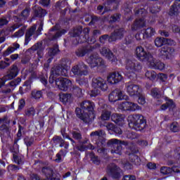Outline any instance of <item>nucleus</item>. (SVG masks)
<instances>
[{
    "label": "nucleus",
    "mask_w": 180,
    "mask_h": 180,
    "mask_svg": "<svg viewBox=\"0 0 180 180\" xmlns=\"http://www.w3.org/2000/svg\"><path fill=\"white\" fill-rule=\"evenodd\" d=\"M18 74L19 68L16 65H13L8 74L4 77V79H0V88H2V86L5 85V82H6V81H11V79H13V78L18 77Z\"/></svg>",
    "instance_id": "obj_10"
},
{
    "label": "nucleus",
    "mask_w": 180,
    "mask_h": 180,
    "mask_svg": "<svg viewBox=\"0 0 180 180\" xmlns=\"http://www.w3.org/2000/svg\"><path fill=\"white\" fill-rule=\"evenodd\" d=\"M54 141H59L60 143V147H64L66 150L68 149V147H70V144L67 142H65L64 140L60 136H56V138H53Z\"/></svg>",
    "instance_id": "obj_40"
},
{
    "label": "nucleus",
    "mask_w": 180,
    "mask_h": 180,
    "mask_svg": "<svg viewBox=\"0 0 180 180\" xmlns=\"http://www.w3.org/2000/svg\"><path fill=\"white\" fill-rule=\"evenodd\" d=\"M70 74H73L75 77L88 75V67L84 63L76 65L72 68Z\"/></svg>",
    "instance_id": "obj_12"
},
{
    "label": "nucleus",
    "mask_w": 180,
    "mask_h": 180,
    "mask_svg": "<svg viewBox=\"0 0 180 180\" xmlns=\"http://www.w3.org/2000/svg\"><path fill=\"white\" fill-rule=\"evenodd\" d=\"M162 91H161V90L155 88L151 90L150 95L153 98H157V99H160V98H161L162 96Z\"/></svg>",
    "instance_id": "obj_41"
},
{
    "label": "nucleus",
    "mask_w": 180,
    "mask_h": 180,
    "mask_svg": "<svg viewBox=\"0 0 180 180\" xmlns=\"http://www.w3.org/2000/svg\"><path fill=\"white\" fill-rule=\"evenodd\" d=\"M128 124L130 129L136 131H141L146 129L147 122L144 116L140 114L131 115L128 117Z\"/></svg>",
    "instance_id": "obj_3"
},
{
    "label": "nucleus",
    "mask_w": 180,
    "mask_h": 180,
    "mask_svg": "<svg viewBox=\"0 0 180 180\" xmlns=\"http://www.w3.org/2000/svg\"><path fill=\"white\" fill-rule=\"evenodd\" d=\"M135 56L139 61H143L144 63H150L153 61V55L149 52H147L143 46H138L135 50Z\"/></svg>",
    "instance_id": "obj_7"
},
{
    "label": "nucleus",
    "mask_w": 180,
    "mask_h": 180,
    "mask_svg": "<svg viewBox=\"0 0 180 180\" xmlns=\"http://www.w3.org/2000/svg\"><path fill=\"white\" fill-rule=\"evenodd\" d=\"M125 89L129 96H136V95H138L142 91L140 86L134 84L131 82L126 83Z\"/></svg>",
    "instance_id": "obj_13"
},
{
    "label": "nucleus",
    "mask_w": 180,
    "mask_h": 180,
    "mask_svg": "<svg viewBox=\"0 0 180 180\" xmlns=\"http://www.w3.org/2000/svg\"><path fill=\"white\" fill-rule=\"evenodd\" d=\"M159 79H160V81H162V82H165V81H167V78H168V77L167 76V75L164 74V73H160L158 75Z\"/></svg>",
    "instance_id": "obj_58"
},
{
    "label": "nucleus",
    "mask_w": 180,
    "mask_h": 180,
    "mask_svg": "<svg viewBox=\"0 0 180 180\" xmlns=\"http://www.w3.org/2000/svg\"><path fill=\"white\" fill-rule=\"evenodd\" d=\"M30 85H32V80H28L25 82L24 84V88H25L26 91H30V88H31Z\"/></svg>",
    "instance_id": "obj_59"
},
{
    "label": "nucleus",
    "mask_w": 180,
    "mask_h": 180,
    "mask_svg": "<svg viewBox=\"0 0 180 180\" xmlns=\"http://www.w3.org/2000/svg\"><path fill=\"white\" fill-rule=\"evenodd\" d=\"M124 34V29L121 28L118 30L115 31L114 33L111 34V36L103 35L100 37V43L102 44H105L106 41H109L110 43L112 41H116V40H119L123 37Z\"/></svg>",
    "instance_id": "obj_8"
},
{
    "label": "nucleus",
    "mask_w": 180,
    "mask_h": 180,
    "mask_svg": "<svg viewBox=\"0 0 180 180\" xmlns=\"http://www.w3.org/2000/svg\"><path fill=\"white\" fill-rule=\"evenodd\" d=\"M122 180H136V176H125L123 177Z\"/></svg>",
    "instance_id": "obj_64"
},
{
    "label": "nucleus",
    "mask_w": 180,
    "mask_h": 180,
    "mask_svg": "<svg viewBox=\"0 0 180 180\" xmlns=\"http://www.w3.org/2000/svg\"><path fill=\"white\" fill-rule=\"evenodd\" d=\"M133 41V37L131 35H129L125 38V44H130Z\"/></svg>",
    "instance_id": "obj_62"
},
{
    "label": "nucleus",
    "mask_w": 180,
    "mask_h": 180,
    "mask_svg": "<svg viewBox=\"0 0 180 180\" xmlns=\"http://www.w3.org/2000/svg\"><path fill=\"white\" fill-rule=\"evenodd\" d=\"M80 107L84 110V112H82L81 108H77L75 113L77 117L81 119V120H82L84 123H92V122H94L95 120V117H96L94 110L95 103L91 101H85L80 104Z\"/></svg>",
    "instance_id": "obj_2"
},
{
    "label": "nucleus",
    "mask_w": 180,
    "mask_h": 180,
    "mask_svg": "<svg viewBox=\"0 0 180 180\" xmlns=\"http://www.w3.org/2000/svg\"><path fill=\"white\" fill-rule=\"evenodd\" d=\"M47 15V12L44 9L39 8L38 11L37 16L39 18H43V16H46Z\"/></svg>",
    "instance_id": "obj_55"
},
{
    "label": "nucleus",
    "mask_w": 180,
    "mask_h": 180,
    "mask_svg": "<svg viewBox=\"0 0 180 180\" xmlns=\"http://www.w3.org/2000/svg\"><path fill=\"white\" fill-rule=\"evenodd\" d=\"M67 30H63L60 31L58 30V25H56L53 28H52L49 32V37L51 40H57L58 37H61L63 34H65Z\"/></svg>",
    "instance_id": "obj_20"
},
{
    "label": "nucleus",
    "mask_w": 180,
    "mask_h": 180,
    "mask_svg": "<svg viewBox=\"0 0 180 180\" xmlns=\"http://www.w3.org/2000/svg\"><path fill=\"white\" fill-rule=\"evenodd\" d=\"M24 34H25V28H22L13 34V37H16L17 39H19L20 37H22V36H24Z\"/></svg>",
    "instance_id": "obj_51"
},
{
    "label": "nucleus",
    "mask_w": 180,
    "mask_h": 180,
    "mask_svg": "<svg viewBox=\"0 0 180 180\" xmlns=\"http://www.w3.org/2000/svg\"><path fill=\"white\" fill-rule=\"evenodd\" d=\"M170 130L173 131V133H176V131H179V126L178 125V122H173L170 125Z\"/></svg>",
    "instance_id": "obj_48"
},
{
    "label": "nucleus",
    "mask_w": 180,
    "mask_h": 180,
    "mask_svg": "<svg viewBox=\"0 0 180 180\" xmlns=\"http://www.w3.org/2000/svg\"><path fill=\"white\" fill-rule=\"evenodd\" d=\"M129 96L124 94L123 91L120 89H115L112 91L108 96V101L111 103H115L117 101H127Z\"/></svg>",
    "instance_id": "obj_9"
},
{
    "label": "nucleus",
    "mask_w": 180,
    "mask_h": 180,
    "mask_svg": "<svg viewBox=\"0 0 180 180\" xmlns=\"http://www.w3.org/2000/svg\"><path fill=\"white\" fill-rule=\"evenodd\" d=\"M119 110H124L128 112H136V110H141V107L137 105V103L125 101L121 103L118 106Z\"/></svg>",
    "instance_id": "obj_11"
},
{
    "label": "nucleus",
    "mask_w": 180,
    "mask_h": 180,
    "mask_svg": "<svg viewBox=\"0 0 180 180\" xmlns=\"http://www.w3.org/2000/svg\"><path fill=\"white\" fill-rule=\"evenodd\" d=\"M36 113V112L34 111V108H30V109H28L25 113V115L27 116H34V114Z\"/></svg>",
    "instance_id": "obj_56"
},
{
    "label": "nucleus",
    "mask_w": 180,
    "mask_h": 180,
    "mask_svg": "<svg viewBox=\"0 0 180 180\" xmlns=\"http://www.w3.org/2000/svg\"><path fill=\"white\" fill-rule=\"evenodd\" d=\"M20 82H22V79L19 77L10 82L7 86V88L2 91L3 94H11V91H13V89H15V88H16V86L20 84Z\"/></svg>",
    "instance_id": "obj_24"
},
{
    "label": "nucleus",
    "mask_w": 180,
    "mask_h": 180,
    "mask_svg": "<svg viewBox=\"0 0 180 180\" xmlns=\"http://www.w3.org/2000/svg\"><path fill=\"white\" fill-rule=\"evenodd\" d=\"M69 70L70 62L65 59L63 60L60 65L52 68L49 77V84H51L53 88H58L64 92L68 91V89L71 88L72 86L71 80L64 77L56 79V77H57V75L68 77Z\"/></svg>",
    "instance_id": "obj_1"
},
{
    "label": "nucleus",
    "mask_w": 180,
    "mask_h": 180,
    "mask_svg": "<svg viewBox=\"0 0 180 180\" xmlns=\"http://www.w3.org/2000/svg\"><path fill=\"white\" fill-rule=\"evenodd\" d=\"M7 23H9V21L8 19H6V18L4 17L0 18V27L5 26Z\"/></svg>",
    "instance_id": "obj_57"
},
{
    "label": "nucleus",
    "mask_w": 180,
    "mask_h": 180,
    "mask_svg": "<svg viewBox=\"0 0 180 180\" xmlns=\"http://www.w3.org/2000/svg\"><path fill=\"white\" fill-rule=\"evenodd\" d=\"M18 153L19 149H17L16 151L13 153V158L15 164H18V165H20L23 164V156H20L18 155Z\"/></svg>",
    "instance_id": "obj_35"
},
{
    "label": "nucleus",
    "mask_w": 180,
    "mask_h": 180,
    "mask_svg": "<svg viewBox=\"0 0 180 180\" xmlns=\"http://www.w3.org/2000/svg\"><path fill=\"white\" fill-rule=\"evenodd\" d=\"M126 138L134 140V139H137V134H136V132L128 131L126 133Z\"/></svg>",
    "instance_id": "obj_47"
},
{
    "label": "nucleus",
    "mask_w": 180,
    "mask_h": 180,
    "mask_svg": "<svg viewBox=\"0 0 180 180\" xmlns=\"http://www.w3.org/2000/svg\"><path fill=\"white\" fill-rule=\"evenodd\" d=\"M31 36H34L35 39L39 36V34L36 35V25H33L25 34V46H27V44H29V41L31 40Z\"/></svg>",
    "instance_id": "obj_28"
},
{
    "label": "nucleus",
    "mask_w": 180,
    "mask_h": 180,
    "mask_svg": "<svg viewBox=\"0 0 180 180\" xmlns=\"http://www.w3.org/2000/svg\"><path fill=\"white\" fill-rule=\"evenodd\" d=\"M107 174L112 178L117 179L122 176V170L116 165L111 164L108 166Z\"/></svg>",
    "instance_id": "obj_15"
},
{
    "label": "nucleus",
    "mask_w": 180,
    "mask_h": 180,
    "mask_svg": "<svg viewBox=\"0 0 180 180\" xmlns=\"http://www.w3.org/2000/svg\"><path fill=\"white\" fill-rule=\"evenodd\" d=\"M20 47V45H19V44L18 43H14L13 44V46H9L3 53V55L4 56V57H6L8 56H9L10 54H12V53H15V51H16V50L19 49V48Z\"/></svg>",
    "instance_id": "obj_33"
},
{
    "label": "nucleus",
    "mask_w": 180,
    "mask_h": 180,
    "mask_svg": "<svg viewBox=\"0 0 180 180\" xmlns=\"http://www.w3.org/2000/svg\"><path fill=\"white\" fill-rule=\"evenodd\" d=\"M174 153L176 154V157L177 160H179V162H180V148H176L174 150Z\"/></svg>",
    "instance_id": "obj_63"
},
{
    "label": "nucleus",
    "mask_w": 180,
    "mask_h": 180,
    "mask_svg": "<svg viewBox=\"0 0 180 180\" xmlns=\"http://www.w3.org/2000/svg\"><path fill=\"white\" fill-rule=\"evenodd\" d=\"M168 108L169 112L173 114L174 117H176L179 112L178 111L175 112V110H176V108H175V103H174V101H172V100H168L166 104L162 105L160 107V110H167V109Z\"/></svg>",
    "instance_id": "obj_21"
},
{
    "label": "nucleus",
    "mask_w": 180,
    "mask_h": 180,
    "mask_svg": "<svg viewBox=\"0 0 180 180\" xmlns=\"http://www.w3.org/2000/svg\"><path fill=\"white\" fill-rule=\"evenodd\" d=\"M100 109L102 110L101 119V120L106 121L110 119V115L112 113L109 111V106L106 104L99 103Z\"/></svg>",
    "instance_id": "obj_22"
},
{
    "label": "nucleus",
    "mask_w": 180,
    "mask_h": 180,
    "mask_svg": "<svg viewBox=\"0 0 180 180\" xmlns=\"http://www.w3.org/2000/svg\"><path fill=\"white\" fill-rule=\"evenodd\" d=\"M167 43H168V39L164 37H157L155 39V45L156 47H162V46L167 44Z\"/></svg>",
    "instance_id": "obj_38"
},
{
    "label": "nucleus",
    "mask_w": 180,
    "mask_h": 180,
    "mask_svg": "<svg viewBox=\"0 0 180 180\" xmlns=\"http://www.w3.org/2000/svg\"><path fill=\"white\" fill-rule=\"evenodd\" d=\"M6 124H8L6 118L0 119V130H3V131H8V128Z\"/></svg>",
    "instance_id": "obj_43"
},
{
    "label": "nucleus",
    "mask_w": 180,
    "mask_h": 180,
    "mask_svg": "<svg viewBox=\"0 0 180 180\" xmlns=\"http://www.w3.org/2000/svg\"><path fill=\"white\" fill-rule=\"evenodd\" d=\"M11 65V60L9 58H4V60H0V68H6Z\"/></svg>",
    "instance_id": "obj_45"
},
{
    "label": "nucleus",
    "mask_w": 180,
    "mask_h": 180,
    "mask_svg": "<svg viewBox=\"0 0 180 180\" xmlns=\"http://www.w3.org/2000/svg\"><path fill=\"white\" fill-rule=\"evenodd\" d=\"M155 34V30L152 27H148L142 31V37H153Z\"/></svg>",
    "instance_id": "obj_36"
},
{
    "label": "nucleus",
    "mask_w": 180,
    "mask_h": 180,
    "mask_svg": "<svg viewBox=\"0 0 180 180\" xmlns=\"http://www.w3.org/2000/svg\"><path fill=\"white\" fill-rule=\"evenodd\" d=\"M102 11H103V6H98L97 8V13H100L101 15H103V13H105V12H108V11H110V9L108 10V8H105L104 11L103 13H102Z\"/></svg>",
    "instance_id": "obj_54"
},
{
    "label": "nucleus",
    "mask_w": 180,
    "mask_h": 180,
    "mask_svg": "<svg viewBox=\"0 0 180 180\" xmlns=\"http://www.w3.org/2000/svg\"><path fill=\"white\" fill-rule=\"evenodd\" d=\"M148 65L150 68H154L155 70H160V71H162V70L165 68V65L163 63L154 59V58H153V60H150V62L148 63Z\"/></svg>",
    "instance_id": "obj_27"
},
{
    "label": "nucleus",
    "mask_w": 180,
    "mask_h": 180,
    "mask_svg": "<svg viewBox=\"0 0 180 180\" xmlns=\"http://www.w3.org/2000/svg\"><path fill=\"white\" fill-rule=\"evenodd\" d=\"M40 47H41V43H37L31 49L32 51H36V50H39Z\"/></svg>",
    "instance_id": "obj_61"
},
{
    "label": "nucleus",
    "mask_w": 180,
    "mask_h": 180,
    "mask_svg": "<svg viewBox=\"0 0 180 180\" xmlns=\"http://www.w3.org/2000/svg\"><path fill=\"white\" fill-rule=\"evenodd\" d=\"M73 139H75V140H79L82 139V136L81 135V132L79 131H73L72 132Z\"/></svg>",
    "instance_id": "obj_53"
},
{
    "label": "nucleus",
    "mask_w": 180,
    "mask_h": 180,
    "mask_svg": "<svg viewBox=\"0 0 180 180\" xmlns=\"http://www.w3.org/2000/svg\"><path fill=\"white\" fill-rule=\"evenodd\" d=\"M141 64L136 60H128L126 63V70L128 72L125 73V75L128 78L134 79L137 77L136 72H140L141 71Z\"/></svg>",
    "instance_id": "obj_5"
},
{
    "label": "nucleus",
    "mask_w": 180,
    "mask_h": 180,
    "mask_svg": "<svg viewBox=\"0 0 180 180\" xmlns=\"http://www.w3.org/2000/svg\"><path fill=\"white\" fill-rule=\"evenodd\" d=\"M86 61L91 68H95V67H102V65L105 64L103 59L99 58L97 55L89 57Z\"/></svg>",
    "instance_id": "obj_16"
},
{
    "label": "nucleus",
    "mask_w": 180,
    "mask_h": 180,
    "mask_svg": "<svg viewBox=\"0 0 180 180\" xmlns=\"http://www.w3.org/2000/svg\"><path fill=\"white\" fill-rule=\"evenodd\" d=\"M79 151H85V150H95V147L92 144H89L88 146L84 145V143H80L79 146L77 147Z\"/></svg>",
    "instance_id": "obj_42"
},
{
    "label": "nucleus",
    "mask_w": 180,
    "mask_h": 180,
    "mask_svg": "<svg viewBox=\"0 0 180 180\" xmlns=\"http://www.w3.org/2000/svg\"><path fill=\"white\" fill-rule=\"evenodd\" d=\"M180 13V0H176L174 5L172 6L169 11V16H178Z\"/></svg>",
    "instance_id": "obj_25"
},
{
    "label": "nucleus",
    "mask_w": 180,
    "mask_h": 180,
    "mask_svg": "<svg viewBox=\"0 0 180 180\" xmlns=\"http://www.w3.org/2000/svg\"><path fill=\"white\" fill-rule=\"evenodd\" d=\"M91 86L95 90H92L89 93V95L92 97L98 96L100 92L99 91H108V83L106 80L101 77H94L92 79Z\"/></svg>",
    "instance_id": "obj_4"
},
{
    "label": "nucleus",
    "mask_w": 180,
    "mask_h": 180,
    "mask_svg": "<svg viewBox=\"0 0 180 180\" xmlns=\"http://www.w3.org/2000/svg\"><path fill=\"white\" fill-rule=\"evenodd\" d=\"M58 46L56 45L53 49H49L48 51V54L49 56V58L47 60L46 63H44V68L46 70H49V64L53 61V56H56L57 54V52H58Z\"/></svg>",
    "instance_id": "obj_23"
},
{
    "label": "nucleus",
    "mask_w": 180,
    "mask_h": 180,
    "mask_svg": "<svg viewBox=\"0 0 180 180\" xmlns=\"http://www.w3.org/2000/svg\"><path fill=\"white\" fill-rule=\"evenodd\" d=\"M120 19V15L115 14L112 15L110 20V22H117Z\"/></svg>",
    "instance_id": "obj_60"
},
{
    "label": "nucleus",
    "mask_w": 180,
    "mask_h": 180,
    "mask_svg": "<svg viewBox=\"0 0 180 180\" xmlns=\"http://www.w3.org/2000/svg\"><path fill=\"white\" fill-rule=\"evenodd\" d=\"M129 158L130 162H132V164H134L135 165H140L141 162L140 158H139V156L136 155L134 153H130L129 155Z\"/></svg>",
    "instance_id": "obj_37"
},
{
    "label": "nucleus",
    "mask_w": 180,
    "mask_h": 180,
    "mask_svg": "<svg viewBox=\"0 0 180 180\" xmlns=\"http://www.w3.org/2000/svg\"><path fill=\"white\" fill-rule=\"evenodd\" d=\"M136 96L138 97V103H139V105H144L146 103V97L143 94V91L136 94Z\"/></svg>",
    "instance_id": "obj_44"
},
{
    "label": "nucleus",
    "mask_w": 180,
    "mask_h": 180,
    "mask_svg": "<svg viewBox=\"0 0 180 180\" xmlns=\"http://www.w3.org/2000/svg\"><path fill=\"white\" fill-rule=\"evenodd\" d=\"M108 131L110 133V134H113L114 133L115 135L120 136H122V129L119 127H115V124L108 122L106 125H105Z\"/></svg>",
    "instance_id": "obj_26"
},
{
    "label": "nucleus",
    "mask_w": 180,
    "mask_h": 180,
    "mask_svg": "<svg viewBox=\"0 0 180 180\" xmlns=\"http://www.w3.org/2000/svg\"><path fill=\"white\" fill-rule=\"evenodd\" d=\"M135 14L138 15L139 16H142V18H143V17L146 16V15H147V11H146V9H144V8L136 10Z\"/></svg>",
    "instance_id": "obj_52"
},
{
    "label": "nucleus",
    "mask_w": 180,
    "mask_h": 180,
    "mask_svg": "<svg viewBox=\"0 0 180 180\" xmlns=\"http://www.w3.org/2000/svg\"><path fill=\"white\" fill-rule=\"evenodd\" d=\"M60 101L64 105L71 103L74 101V97L70 94H60L59 95Z\"/></svg>",
    "instance_id": "obj_31"
},
{
    "label": "nucleus",
    "mask_w": 180,
    "mask_h": 180,
    "mask_svg": "<svg viewBox=\"0 0 180 180\" xmlns=\"http://www.w3.org/2000/svg\"><path fill=\"white\" fill-rule=\"evenodd\" d=\"M110 146H113L115 149L111 150L112 154H116L117 155H122V142L116 139H110L108 141Z\"/></svg>",
    "instance_id": "obj_17"
},
{
    "label": "nucleus",
    "mask_w": 180,
    "mask_h": 180,
    "mask_svg": "<svg viewBox=\"0 0 180 180\" xmlns=\"http://www.w3.org/2000/svg\"><path fill=\"white\" fill-rule=\"evenodd\" d=\"M159 56L163 57V58H167V60H172L175 57V50L171 47L165 45L160 49Z\"/></svg>",
    "instance_id": "obj_14"
},
{
    "label": "nucleus",
    "mask_w": 180,
    "mask_h": 180,
    "mask_svg": "<svg viewBox=\"0 0 180 180\" xmlns=\"http://www.w3.org/2000/svg\"><path fill=\"white\" fill-rule=\"evenodd\" d=\"M146 26V20L144 19H136L131 26L132 30H138L140 27Z\"/></svg>",
    "instance_id": "obj_34"
},
{
    "label": "nucleus",
    "mask_w": 180,
    "mask_h": 180,
    "mask_svg": "<svg viewBox=\"0 0 180 180\" xmlns=\"http://www.w3.org/2000/svg\"><path fill=\"white\" fill-rule=\"evenodd\" d=\"M100 53L105 58H108L111 63L116 64L117 63V58L113 55V53L111 52L110 49L103 47L100 50Z\"/></svg>",
    "instance_id": "obj_19"
},
{
    "label": "nucleus",
    "mask_w": 180,
    "mask_h": 180,
    "mask_svg": "<svg viewBox=\"0 0 180 180\" xmlns=\"http://www.w3.org/2000/svg\"><path fill=\"white\" fill-rule=\"evenodd\" d=\"M145 77L147 78V79H149L150 81H154L155 78L157 77V73L154 72V70H147L145 72Z\"/></svg>",
    "instance_id": "obj_39"
},
{
    "label": "nucleus",
    "mask_w": 180,
    "mask_h": 180,
    "mask_svg": "<svg viewBox=\"0 0 180 180\" xmlns=\"http://www.w3.org/2000/svg\"><path fill=\"white\" fill-rule=\"evenodd\" d=\"M94 49H95L94 46L89 44L85 47L78 49L76 52V54L78 57H84L85 54L89 53V51H92Z\"/></svg>",
    "instance_id": "obj_32"
},
{
    "label": "nucleus",
    "mask_w": 180,
    "mask_h": 180,
    "mask_svg": "<svg viewBox=\"0 0 180 180\" xmlns=\"http://www.w3.org/2000/svg\"><path fill=\"white\" fill-rule=\"evenodd\" d=\"M32 96L34 98V99H40V98L43 96V94L40 91H33L32 93Z\"/></svg>",
    "instance_id": "obj_49"
},
{
    "label": "nucleus",
    "mask_w": 180,
    "mask_h": 180,
    "mask_svg": "<svg viewBox=\"0 0 180 180\" xmlns=\"http://www.w3.org/2000/svg\"><path fill=\"white\" fill-rule=\"evenodd\" d=\"M123 79V76L119 73V72H114L110 73L107 77V82L108 84L113 85L115 84H119Z\"/></svg>",
    "instance_id": "obj_18"
},
{
    "label": "nucleus",
    "mask_w": 180,
    "mask_h": 180,
    "mask_svg": "<svg viewBox=\"0 0 180 180\" xmlns=\"http://www.w3.org/2000/svg\"><path fill=\"white\" fill-rule=\"evenodd\" d=\"M77 84L80 86H86L88 85V78H82L76 79Z\"/></svg>",
    "instance_id": "obj_50"
},
{
    "label": "nucleus",
    "mask_w": 180,
    "mask_h": 180,
    "mask_svg": "<svg viewBox=\"0 0 180 180\" xmlns=\"http://www.w3.org/2000/svg\"><path fill=\"white\" fill-rule=\"evenodd\" d=\"M103 136H105V132L103 130L93 131L90 134L92 141H96L97 147H101L98 148V153H103L105 151V150L102 148V146H103L105 143V141L102 140V139H103Z\"/></svg>",
    "instance_id": "obj_6"
},
{
    "label": "nucleus",
    "mask_w": 180,
    "mask_h": 180,
    "mask_svg": "<svg viewBox=\"0 0 180 180\" xmlns=\"http://www.w3.org/2000/svg\"><path fill=\"white\" fill-rule=\"evenodd\" d=\"M89 156L91 157V160L94 164H96V165H99V164H101V160L98 156H96L94 153H91Z\"/></svg>",
    "instance_id": "obj_46"
},
{
    "label": "nucleus",
    "mask_w": 180,
    "mask_h": 180,
    "mask_svg": "<svg viewBox=\"0 0 180 180\" xmlns=\"http://www.w3.org/2000/svg\"><path fill=\"white\" fill-rule=\"evenodd\" d=\"M111 120L119 126H123L124 124V115L114 113L111 115Z\"/></svg>",
    "instance_id": "obj_30"
},
{
    "label": "nucleus",
    "mask_w": 180,
    "mask_h": 180,
    "mask_svg": "<svg viewBox=\"0 0 180 180\" xmlns=\"http://www.w3.org/2000/svg\"><path fill=\"white\" fill-rule=\"evenodd\" d=\"M161 174L163 175H168V174H171L172 172H174L175 174H180V167L174 166L172 169L167 167H163L160 169Z\"/></svg>",
    "instance_id": "obj_29"
}]
</instances>
